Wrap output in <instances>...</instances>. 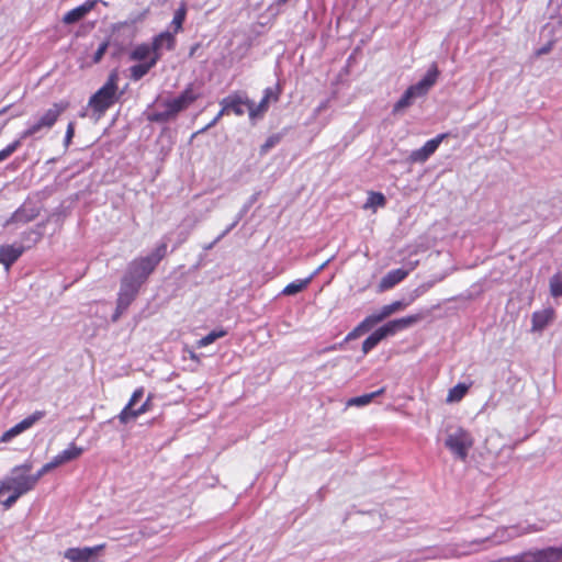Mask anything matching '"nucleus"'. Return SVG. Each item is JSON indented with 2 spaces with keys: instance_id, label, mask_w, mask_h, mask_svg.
<instances>
[{
  "instance_id": "f257e3e1",
  "label": "nucleus",
  "mask_w": 562,
  "mask_h": 562,
  "mask_svg": "<svg viewBox=\"0 0 562 562\" xmlns=\"http://www.w3.org/2000/svg\"><path fill=\"white\" fill-rule=\"evenodd\" d=\"M168 244L160 241L146 256L136 257L126 267L122 280L142 288L148 280L149 276L155 271L160 261L167 256Z\"/></svg>"
},
{
  "instance_id": "f03ea898",
  "label": "nucleus",
  "mask_w": 562,
  "mask_h": 562,
  "mask_svg": "<svg viewBox=\"0 0 562 562\" xmlns=\"http://www.w3.org/2000/svg\"><path fill=\"white\" fill-rule=\"evenodd\" d=\"M119 79L117 69H113L102 87L90 97L88 105L99 115L104 114L120 100L122 92H119Z\"/></svg>"
},
{
  "instance_id": "7ed1b4c3",
  "label": "nucleus",
  "mask_w": 562,
  "mask_h": 562,
  "mask_svg": "<svg viewBox=\"0 0 562 562\" xmlns=\"http://www.w3.org/2000/svg\"><path fill=\"white\" fill-rule=\"evenodd\" d=\"M439 77V69L434 63L425 76L415 85L409 86L393 106V113L396 114L411 106L416 98L425 97L435 86Z\"/></svg>"
},
{
  "instance_id": "20e7f679",
  "label": "nucleus",
  "mask_w": 562,
  "mask_h": 562,
  "mask_svg": "<svg viewBox=\"0 0 562 562\" xmlns=\"http://www.w3.org/2000/svg\"><path fill=\"white\" fill-rule=\"evenodd\" d=\"M544 527L546 526L543 522L530 524L528 521H524L517 525L497 529L492 538L487 537L481 540H475L473 543L481 544L483 542H491L492 544H499L517 537L542 531Z\"/></svg>"
},
{
  "instance_id": "39448f33",
  "label": "nucleus",
  "mask_w": 562,
  "mask_h": 562,
  "mask_svg": "<svg viewBox=\"0 0 562 562\" xmlns=\"http://www.w3.org/2000/svg\"><path fill=\"white\" fill-rule=\"evenodd\" d=\"M67 103L57 102L34 122L27 124V128L21 132V138H41L43 130H50L57 122L60 114L67 109Z\"/></svg>"
},
{
  "instance_id": "423d86ee",
  "label": "nucleus",
  "mask_w": 562,
  "mask_h": 562,
  "mask_svg": "<svg viewBox=\"0 0 562 562\" xmlns=\"http://www.w3.org/2000/svg\"><path fill=\"white\" fill-rule=\"evenodd\" d=\"M473 443L472 435L462 427L450 430L445 439V447L461 461L467 460Z\"/></svg>"
},
{
  "instance_id": "0eeeda50",
  "label": "nucleus",
  "mask_w": 562,
  "mask_h": 562,
  "mask_svg": "<svg viewBox=\"0 0 562 562\" xmlns=\"http://www.w3.org/2000/svg\"><path fill=\"white\" fill-rule=\"evenodd\" d=\"M143 396H144V387H138L133 392L128 403L124 406V408L117 415V418L121 424H127L131 420L136 419L138 416L145 414L146 412H148L150 409V400H151L150 395L139 407H136V404L143 398Z\"/></svg>"
},
{
  "instance_id": "6e6552de",
  "label": "nucleus",
  "mask_w": 562,
  "mask_h": 562,
  "mask_svg": "<svg viewBox=\"0 0 562 562\" xmlns=\"http://www.w3.org/2000/svg\"><path fill=\"white\" fill-rule=\"evenodd\" d=\"M140 288L131 284L121 279L120 290L117 293L116 308L112 315V322H117L122 314L130 307L132 302L136 299Z\"/></svg>"
},
{
  "instance_id": "1a4fd4ad",
  "label": "nucleus",
  "mask_w": 562,
  "mask_h": 562,
  "mask_svg": "<svg viewBox=\"0 0 562 562\" xmlns=\"http://www.w3.org/2000/svg\"><path fill=\"white\" fill-rule=\"evenodd\" d=\"M105 544L94 547L68 548L64 557L70 562H100L97 555L104 549Z\"/></svg>"
},
{
  "instance_id": "9d476101",
  "label": "nucleus",
  "mask_w": 562,
  "mask_h": 562,
  "mask_svg": "<svg viewBox=\"0 0 562 562\" xmlns=\"http://www.w3.org/2000/svg\"><path fill=\"white\" fill-rule=\"evenodd\" d=\"M222 105V113L233 112L237 116H241L245 112H248L250 99L246 94L233 93L220 102Z\"/></svg>"
},
{
  "instance_id": "9b49d317",
  "label": "nucleus",
  "mask_w": 562,
  "mask_h": 562,
  "mask_svg": "<svg viewBox=\"0 0 562 562\" xmlns=\"http://www.w3.org/2000/svg\"><path fill=\"white\" fill-rule=\"evenodd\" d=\"M448 136L447 133L438 134L436 137L427 140L424 146L418 149H415L411 153L408 160L411 162H425L427 161L431 155L438 149L439 145L442 140Z\"/></svg>"
},
{
  "instance_id": "f8f14e48",
  "label": "nucleus",
  "mask_w": 562,
  "mask_h": 562,
  "mask_svg": "<svg viewBox=\"0 0 562 562\" xmlns=\"http://www.w3.org/2000/svg\"><path fill=\"white\" fill-rule=\"evenodd\" d=\"M40 214V209L35 203L24 202L18 210H15L10 218H8L4 223V226H10L11 224L21 223L25 224L34 218H36Z\"/></svg>"
},
{
  "instance_id": "ddd939ff",
  "label": "nucleus",
  "mask_w": 562,
  "mask_h": 562,
  "mask_svg": "<svg viewBox=\"0 0 562 562\" xmlns=\"http://www.w3.org/2000/svg\"><path fill=\"white\" fill-rule=\"evenodd\" d=\"M0 488L7 490V491H13L18 495L22 496L23 494L30 492L34 488L32 485V481L29 479L25 474H14V476L9 477L7 482L0 486Z\"/></svg>"
},
{
  "instance_id": "4468645a",
  "label": "nucleus",
  "mask_w": 562,
  "mask_h": 562,
  "mask_svg": "<svg viewBox=\"0 0 562 562\" xmlns=\"http://www.w3.org/2000/svg\"><path fill=\"white\" fill-rule=\"evenodd\" d=\"M200 98V93L194 90V85L190 83L186 87L183 91L179 93L178 97L173 99H169L172 103L173 108L178 113L188 109L193 102H195Z\"/></svg>"
},
{
  "instance_id": "2eb2a0df",
  "label": "nucleus",
  "mask_w": 562,
  "mask_h": 562,
  "mask_svg": "<svg viewBox=\"0 0 562 562\" xmlns=\"http://www.w3.org/2000/svg\"><path fill=\"white\" fill-rule=\"evenodd\" d=\"M416 265L417 262L411 265L408 269L398 268L389 271L380 281V290L385 291L392 289L393 286L402 282L409 274V272L414 270Z\"/></svg>"
},
{
  "instance_id": "dca6fc26",
  "label": "nucleus",
  "mask_w": 562,
  "mask_h": 562,
  "mask_svg": "<svg viewBox=\"0 0 562 562\" xmlns=\"http://www.w3.org/2000/svg\"><path fill=\"white\" fill-rule=\"evenodd\" d=\"M176 37L173 35V33H171L169 30L167 31H164L161 33H159L158 35H156L154 38H153V42H151V49H154V55H158L161 57V53L160 50L162 48H166L167 50H173L176 48Z\"/></svg>"
},
{
  "instance_id": "f3484780",
  "label": "nucleus",
  "mask_w": 562,
  "mask_h": 562,
  "mask_svg": "<svg viewBox=\"0 0 562 562\" xmlns=\"http://www.w3.org/2000/svg\"><path fill=\"white\" fill-rule=\"evenodd\" d=\"M95 0H87L82 4L69 10L64 16L63 22L65 24H75L82 19L94 8Z\"/></svg>"
},
{
  "instance_id": "a211bd4d",
  "label": "nucleus",
  "mask_w": 562,
  "mask_h": 562,
  "mask_svg": "<svg viewBox=\"0 0 562 562\" xmlns=\"http://www.w3.org/2000/svg\"><path fill=\"white\" fill-rule=\"evenodd\" d=\"M554 311L551 307L536 311L531 315V331H542L553 319Z\"/></svg>"
},
{
  "instance_id": "6ab92c4d",
  "label": "nucleus",
  "mask_w": 562,
  "mask_h": 562,
  "mask_svg": "<svg viewBox=\"0 0 562 562\" xmlns=\"http://www.w3.org/2000/svg\"><path fill=\"white\" fill-rule=\"evenodd\" d=\"M422 316L419 314L416 315H408L405 317L396 318L389 321L384 324L386 330L389 331L390 336H394L396 333L404 330L417 322H419Z\"/></svg>"
},
{
  "instance_id": "aec40b11",
  "label": "nucleus",
  "mask_w": 562,
  "mask_h": 562,
  "mask_svg": "<svg viewBox=\"0 0 562 562\" xmlns=\"http://www.w3.org/2000/svg\"><path fill=\"white\" fill-rule=\"evenodd\" d=\"M24 252L23 246L4 245L0 247V263L8 270Z\"/></svg>"
},
{
  "instance_id": "412c9836",
  "label": "nucleus",
  "mask_w": 562,
  "mask_h": 562,
  "mask_svg": "<svg viewBox=\"0 0 562 562\" xmlns=\"http://www.w3.org/2000/svg\"><path fill=\"white\" fill-rule=\"evenodd\" d=\"M162 105L165 106L164 111L153 112L147 115V120L149 122L164 124L175 120L178 116L179 113L176 111L169 99L165 100Z\"/></svg>"
},
{
  "instance_id": "4be33fe9",
  "label": "nucleus",
  "mask_w": 562,
  "mask_h": 562,
  "mask_svg": "<svg viewBox=\"0 0 562 562\" xmlns=\"http://www.w3.org/2000/svg\"><path fill=\"white\" fill-rule=\"evenodd\" d=\"M160 60V56L154 55L148 60L133 65L130 68V77L133 81L140 80L144 76H146L149 70L157 65Z\"/></svg>"
},
{
  "instance_id": "5701e85b",
  "label": "nucleus",
  "mask_w": 562,
  "mask_h": 562,
  "mask_svg": "<svg viewBox=\"0 0 562 562\" xmlns=\"http://www.w3.org/2000/svg\"><path fill=\"white\" fill-rule=\"evenodd\" d=\"M391 337L384 324L371 333L362 342V352L368 355L374 349L383 339Z\"/></svg>"
},
{
  "instance_id": "b1692460",
  "label": "nucleus",
  "mask_w": 562,
  "mask_h": 562,
  "mask_svg": "<svg viewBox=\"0 0 562 562\" xmlns=\"http://www.w3.org/2000/svg\"><path fill=\"white\" fill-rule=\"evenodd\" d=\"M83 453V448L76 446V443L71 442L69 447L57 456L54 457V460L59 465H63L67 462H70L77 458H79Z\"/></svg>"
},
{
  "instance_id": "393cba45",
  "label": "nucleus",
  "mask_w": 562,
  "mask_h": 562,
  "mask_svg": "<svg viewBox=\"0 0 562 562\" xmlns=\"http://www.w3.org/2000/svg\"><path fill=\"white\" fill-rule=\"evenodd\" d=\"M408 305H409V302H405V299H402V300H398V301H394L391 304L382 306L375 313L378 314V316L383 322L384 319H386L392 314L406 308Z\"/></svg>"
},
{
  "instance_id": "a878e982",
  "label": "nucleus",
  "mask_w": 562,
  "mask_h": 562,
  "mask_svg": "<svg viewBox=\"0 0 562 562\" xmlns=\"http://www.w3.org/2000/svg\"><path fill=\"white\" fill-rule=\"evenodd\" d=\"M312 280L313 276H310L305 279H296L285 285L281 293L288 296L295 295L305 290Z\"/></svg>"
},
{
  "instance_id": "bb28decb",
  "label": "nucleus",
  "mask_w": 562,
  "mask_h": 562,
  "mask_svg": "<svg viewBox=\"0 0 562 562\" xmlns=\"http://www.w3.org/2000/svg\"><path fill=\"white\" fill-rule=\"evenodd\" d=\"M154 56V49L150 44H139L130 54V58L136 61H146Z\"/></svg>"
},
{
  "instance_id": "cd10ccee",
  "label": "nucleus",
  "mask_w": 562,
  "mask_h": 562,
  "mask_svg": "<svg viewBox=\"0 0 562 562\" xmlns=\"http://www.w3.org/2000/svg\"><path fill=\"white\" fill-rule=\"evenodd\" d=\"M384 393V387H381L374 392H371V393H367V394H362V395H359V396H355V397H351L349 401H348V405L349 406H358V407H361V406H364V405H368L369 403H371V401L373 398H375L376 396L381 395Z\"/></svg>"
},
{
  "instance_id": "c85d7f7f",
  "label": "nucleus",
  "mask_w": 562,
  "mask_h": 562,
  "mask_svg": "<svg viewBox=\"0 0 562 562\" xmlns=\"http://www.w3.org/2000/svg\"><path fill=\"white\" fill-rule=\"evenodd\" d=\"M269 103L266 99H261L258 104H256L252 100H250V104L248 106V115L250 121H256L258 117H262L263 114L268 111Z\"/></svg>"
},
{
  "instance_id": "c756f323",
  "label": "nucleus",
  "mask_w": 562,
  "mask_h": 562,
  "mask_svg": "<svg viewBox=\"0 0 562 562\" xmlns=\"http://www.w3.org/2000/svg\"><path fill=\"white\" fill-rule=\"evenodd\" d=\"M187 16V5L181 3L180 7L175 11L173 19L170 26L173 27V35L182 30L183 22Z\"/></svg>"
},
{
  "instance_id": "7c9ffc66",
  "label": "nucleus",
  "mask_w": 562,
  "mask_h": 562,
  "mask_svg": "<svg viewBox=\"0 0 562 562\" xmlns=\"http://www.w3.org/2000/svg\"><path fill=\"white\" fill-rule=\"evenodd\" d=\"M468 391H469V385H467L465 383H458L457 385H454L452 389L449 390V393L447 396V402L456 403V402L461 401L465 396Z\"/></svg>"
},
{
  "instance_id": "2f4dec72",
  "label": "nucleus",
  "mask_w": 562,
  "mask_h": 562,
  "mask_svg": "<svg viewBox=\"0 0 562 562\" xmlns=\"http://www.w3.org/2000/svg\"><path fill=\"white\" fill-rule=\"evenodd\" d=\"M227 335V330L225 329H214L210 331L206 336L202 337L200 340H198L196 346L199 348L206 347L211 344H213L216 339L222 338Z\"/></svg>"
},
{
  "instance_id": "473e14b6",
  "label": "nucleus",
  "mask_w": 562,
  "mask_h": 562,
  "mask_svg": "<svg viewBox=\"0 0 562 562\" xmlns=\"http://www.w3.org/2000/svg\"><path fill=\"white\" fill-rule=\"evenodd\" d=\"M549 286L553 297L562 296V272L559 271L550 278Z\"/></svg>"
},
{
  "instance_id": "72a5a7b5",
  "label": "nucleus",
  "mask_w": 562,
  "mask_h": 562,
  "mask_svg": "<svg viewBox=\"0 0 562 562\" xmlns=\"http://www.w3.org/2000/svg\"><path fill=\"white\" fill-rule=\"evenodd\" d=\"M283 136H284V133H276V134H272L269 137H267L265 143L260 146V154L265 155L269 150H271L273 147H276L281 142Z\"/></svg>"
},
{
  "instance_id": "f704fd0d",
  "label": "nucleus",
  "mask_w": 562,
  "mask_h": 562,
  "mask_svg": "<svg viewBox=\"0 0 562 562\" xmlns=\"http://www.w3.org/2000/svg\"><path fill=\"white\" fill-rule=\"evenodd\" d=\"M381 318L376 313L367 316L362 322L358 324V327L363 334L369 333L376 324L381 323Z\"/></svg>"
},
{
  "instance_id": "c9c22d12",
  "label": "nucleus",
  "mask_w": 562,
  "mask_h": 562,
  "mask_svg": "<svg viewBox=\"0 0 562 562\" xmlns=\"http://www.w3.org/2000/svg\"><path fill=\"white\" fill-rule=\"evenodd\" d=\"M386 203V199L383 193L381 192H370L369 198L367 200V203L364 207H375V206H384Z\"/></svg>"
},
{
  "instance_id": "e433bc0d",
  "label": "nucleus",
  "mask_w": 562,
  "mask_h": 562,
  "mask_svg": "<svg viewBox=\"0 0 562 562\" xmlns=\"http://www.w3.org/2000/svg\"><path fill=\"white\" fill-rule=\"evenodd\" d=\"M44 416H45V412L36 411L32 415L22 419L19 424L21 425L22 429L25 431L26 429L31 428L36 422L42 419Z\"/></svg>"
},
{
  "instance_id": "4c0bfd02",
  "label": "nucleus",
  "mask_w": 562,
  "mask_h": 562,
  "mask_svg": "<svg viewBox=\"0 0 562 562\" xmlns=\"http://www.w3.org/2000/svg\"><path fill=\"white\" fill-rule=\"evenodd\" d=\"M281 93L280 85L277 83L274 87H268L263 90L262 98L266 99L268 103L271 101L277 102L279 100Z\"/></svg>"
},
{
  "instance_id": "58836bf2",
  "label": "nucleus",
  "mask_w": 562,
  "mask_h": 562,
  "mask_svg": "<svg viewBox=\"0 0 562 562\" xmlns=\"http://www.w3.org/2000/svg\"><path fill=\"white\" fill-rule=\"evenodd\" d=\"M430 286L431 284L429 283L420 284L409 293L408 297L405 299V302H409V304H412L416 299L425 294Z\"/></svg>"
},
{
  "instance_id": "ea45409f",
  "label": "nucleus",
  "mask_w": 562,
  "mask_h": 562,
  "mask_svg": "<svg viewBox=\"0 0 562 562\" xmlns=\"http://www.w3.org/2000/svg\"><path fill=\"white\" fill-rule=\"evenodd\" d=\"M23 431L24 430L22 429L21 425L18 423L16 425H14L13 427H11L10 429L2 434L0 441L9 442L12 438L22 434Z\"/></svg>"
},
{
  "instance_id": "a19ab883",
  "label": "nucleus",
  "mask_w": 562,
  "mask_h": 562,
  "mask_svg": "<svg viewBox=\"0 0 562 562\" xmlns=\"http://www.w3.org/2000/svg\"><path fill=\"white\" fill-rule=\"evenodd\" d=\"M109 45H110L109 41H104L99 45V47L92 55V64H99L102 60L105 53L108 52Z\"/></svg>"
},
{
  "instance_id": "79ce46f5",
  "label": "nucleus",
  "mask_w": 562,
  "mask_h": 562,
  "mask_svg": "<svg viewBox=\"0 0 562 562\" xmlns=\"http://www.w3.org/2000/svg\"><path fill=\"white\" fill-rule=\"evenodd\" d=\"M25 138H21V133L19 134V137L13 140L11 144H9L5 148L1 150V153L4 155L5 158H9L21 145L22 142Z\"/></svg>"
},
{
  "instance_id": "37998d69",
  "label": "nucleus",
  "mask_w": 562,
  "mask_h": 562,
  "mask_svg": "<svg viewBox=\"0 0 562 562\" xmlns=\"http://www.w3.org/2000/svg\"><path fill=\"white\" fill-rule=\"evenodd\" d=\"M74 135H75V123L69 122L67 125V130H66V134H65V138H64V145L66 148L70 145Z\"/></svg>"
},
{
  "instance_id": "c03bdc74",
  "label": "nucleus",
  "mask_w": 562,
  "mask_h": 562,
  "mask_svg": "<svg viewBox=\"0 0 562 562\" xmlns=\"http://www.w3.org/2000/svg\"><path fill=\"white\" fill-rule=\"evenodd\" d=\"M362 335H364V334L361 331V329L357 325L350 333L347 334V336L345 337V341L355 340Z\"/></svg>"
},
{
  "instance_id": "a18cd8bd",
  "label": "nucleus",
  "mask_w": 562,
  "mask_h": 562,
  "mask_svg": "<svg viewBox=\"0 0 562 562\" xmlns=\"http://www.w3.org/2000/svg\"><path fill=\"white\" fill-rule=\"evenodd\" d=\"M21 496L18 495L16 493H12L5 501L2 502V505L5 507V508H10L12 507L16 501L20 498Z\"/></svg>"
},
{
  "instance_id": "49530a36",
  "label": "nucleus",
  "mask_w": 562,
  "mask_h": 562,
  "mask_svg": "<svg viewBox=\"0 0 562 562\" xmlns=\"http://www.w3.org/2000/svg\"><path fill=\"white\" fill-rule=\"evenodd\" d=\"M249 209H250V203L244 204V206L239 210V212L236 214L234 220L239 223L243 220V217L247 214Z\"/></svg>"
},
{
  "instance_id": "de8ad7c7",
  "label": "nucleus",
  "mask_w": 562,
  "mask_h": 562,
  "mask_svg": "<svg viewBox=\"0 0 562 562\" xmlns=\"http://www.w3.org/2000/svg\"><path fill=\"white\" fill-rule=\"evenodd\" d=\"M58 464L56 463V461L54 460V458L52 459V461L45 463L41 469H42V473L46 474L48 473L49 471H52L53 469L57 468Z\"/></svg>"
},
{
  "instance_id": "09e8293b",
  "label": "nucleus",
  "mask_w": 562,
  "mask_h": 562,
  "mask_svg": "<svg viewBox=\"0 0 562 562\" xmlns=\"http://www.w3.org/2000/svg\"><path fill=\"white\" fill-rule=\"evenodd\" d=\"M31 469H32V464L31 463H24L22 465H18V467L13 468L12 473L13 474H15V473L18 474V472H20V471L29 472Z\"/></svg>"
},
{
  "instance_id": "8fccbe9b",
  "label": "nucleus",
  "mask_w": 562,
  "mask_h": 562,
  "mask_svg": "<svg viewBox=\"0 0 562 562\" xmlns=\"http://www.w3.org/2000/svg\"><path fill=\"white\" fill-rule=\"evenodd\" d=\"M224 113H222V110L217 113V115L204 127L202 128L200 132H204L209 128H211L212 126H214L218 120L223 116Z\"/></svg>"
},
{
  "instance_id": "3c124183",
  "label": "nucleus",
  "mask_w": 562,
  "mask_h": 562,
  "mask_svg": "<svg viewBox=\"0 0 562 562\" xmlns=\"http://www.w3.org/2000/svg\"><path fill=\"white\" fill-rule=\"evenodd\" d=\"M45 475L44 473H42V469H40L35 474L33 475H27L29 479L32 481V485L35 487L36 483L40 481V479Z\"/></svg>"
},
{
  "instance_id": "603ef678",
  "label": "nucleus",
  "mask_w": 562,
  "mask_h": 562,
  "mask_svg": "<svg viewBox=\"0 0 562 562\" xmlns=\"http://www.w3.org/2000/svg\"><path fill=\"white\" fill-rule=\"evenodd\" d=\"M45 475L44 473H42V469H40L35 474L33 475H27L29 479L32 481V485L35 487L36 483L40 481V479Z\"/></svg>"
},
{
  "instance_id": "864d4df0",
  "label": "nucleus",
  "mask_w": 562,
  "mask_h": 562,
  "mask_svg": "<svg viewBox=\"0 0 562 562\" xmlns=\"http://www.w3.org/2000/svg\"><path fill=\"white\" fill-rule=\"evenodd\" d=\"M238 222L233 221L218 236H222V239L237 226Z\"/></svg>"
},
{
  "instance_id": "5fc2aeb1",
  "label": "nucleus",
  "mask_w": 562,
  "mask_h": 562,
  "mask_svg": "<svg viewBox=\"0 0 562 562\" xmlns=\"http://www.w3.org/2000/svg\"><path fill=\"white\" fill-rule=\"evenodd\" d=\"M551 46H552V43H548L547 45L540 47L538 50H537V55H546L548 54L550 50H551Z\"/></svg>"
},
{
  "instance_id": "6e6d98bb",
  "label": "nucleus",
  "mask_w": 562,
  "mask_h": 562,
  "mask_svg": "<svg viewBox=\"0 0 562 562\" xmlns=\"http://www.w3.org/2000/svg\"><path fill=\"white\" fill-rule=\"evenodd\" d=\"M220 240H222V236H217L212 243L204 245L203 249L206 251L211 250Z\"/></svg>"
},
{
  "instance_id": "4d7b16f0",
  "label": "nucleus",
  "mask_w": 562,
  "mask_h": 562,
  "mask_svg": "<svg viewBox=\"0 0 562 562\" xmlns=\"http://www.w3.org/2000/svg\"><path fill=\"white\" fill-rule=\"evenodd\" d=\"M329 261H330V259H328L324 263H322L311 276H313V278L315 276H317L328 265Z\"/></svg>"
},
{
  "instance_id": "13d9d810",
  "label": "nucleus",
  "mask_w": 562,
  "mask_h": 562,
  "mask_svg": "<svg viewBox=\"0 0 562 562\" xmlns=\"http://www.w3.org/2000/svg\"><path fill=\"white\" fill-rule=\"evenodd\" d=\"M346 342H347V341H345V339H344L342 341H340V342H338V344H336V345H334V346L329 347L328 349H329V350L342 349Z\"/></svg>"
},
{
  "instance_id": "bf43d9fd",
  "label": "nucleus",
  "mask_w": 562,
  "mask_h": 562,
  "mask_svg": "<svg viewBox=\"0 0 562 562\" xmlns=\"http://www.w3.org/2000/svg\"><path fill=\"white\" fill-rule=\"evenodd\" d=\"M9 106H4L0 110V115L4 114L8 111Z\"/></svg>"
},
{
  "instance_id": "052dcab7",
  "label": "nucleus",
  "mask_w": 562,
  "mask_h": 562,
  "mask_svg": "<svg viewBox=\"0 0 562 562\" xmlns=\"http://www.w3.org/2000/svg\"><path fill=\"white\" fill-rule=\"evenodd\" d=\"M289 0H278V3L279 4H283V3H286Z\"/></svg>"
},
{
  "instance_id": "680f3d73",
  "label": "nucleus",
  "mask_w": 562,
  "mask_h": 562,
  "mask_svg": "<svg viewBox=\"0 0 562 562\" xmlns=\"http://www.w3.org/2000/svg\"><path fill=\"white\" fill-rule=\"evenodd\" d=\"M255 200H256V196H251V199L249 200L248 203H250V205H251L255 202Z\"/></svg>"
},
{
  "instance_id": "e2e57ef3",
  "label": "nucleus",
  "mask_w": 562,
  "mask_h": 562,
  "mask_svg": "<svg viewBox=\"0 0 562 562\" xmlns=\"http://www.w3.org/2000/svg\"><path fill=\"white\" fill-rule=\"evenodd\" d=\"M31 233H32V234H35V235L37 236V238H40V237H41V234H40V233H37V232H35V231H32Z\"/></svg>"
},
{
  "instance_id": "0e129e2a",
  "label": "nucleus",
  "mask_w": 562,
  "mask_h": 562,
  "mask_svg": "<svg viewBox=\"0 0 562 562\" xmlns=\"http://www.w3.org/2000/svg\"><path fill=\"white\" fill-rule=\"evenodd\" d=\"M2 492V488H0V493Z\"/></svg>"
}]
</instances>
